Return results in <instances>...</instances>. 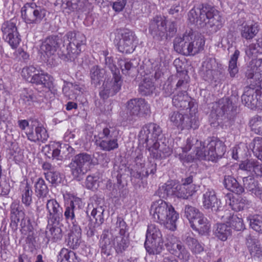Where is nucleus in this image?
<instances>
[{
    "mask_svg": "<svg viewBox=\"0 0 262 262\" xmlns=\"http://www.w3.org/2000/svg\"><path fill=\"white\" fill-rule=\"evenodd\" d=\"M189 21L198 27L206 28L215 32L222 27L221 18L219 11L214 7L202 4L194 7L188 13Z\"/></svg>",
    "mask_w": 262,
    "mask_h": 262,
    "instance_id": "f257e3e1",
    "label": "nucleus"
},
{
    "mask_svg": "<svg viewBox=\"0 0 262 262\" xmlns=\"http://www.w3.org/2000/svg\"><path fill=\"white\" fill-rule=\"evenodd\" d=\"M35 191L38 198H44L47 196L49 189L42 178H38L35 183Z\"/></svg>",
    "mask_w": 262,
    "mask_h": 262,
    "instance_id": "c03bdc74",
    "label": "nucleus"
},
{
    "mask_svg": "<svg viewBox=\"0 0 262 262\" xmlns=\"http://www.w3.org/2000/svg\"><path fill=\"white\" fill-rule=\"evenodd\" d=\"M246 76L248 79L262 80V59L251 60L246 71Z\"/></svg>",
    "mask_w": 262,
    "mask_h": 262,
    "instance_id": "5701e85b",
    "label": "nucleus"
},
{
    "mask_svg": "<svg viewBox=\"0 0 262 262\" xmlns=\"http://www.w3.org/2000/svg\"><path fill=\"white\" fill-rule=\"evenodd\" d=\"M162 136L161 127L155 123H148L144 125L140 133V140H144L147 145L158 141Z\"/></svg>",
    "mask_w": 262,
    "mask_h": 262,
    "instance_id": "f3484780",
    "label": "nucleus"
},
{
    "mask_svg": "<svg viewBox=\"0 0 262 262\" xmlns=\"http://www.w3.org/2000/svg\"><path fill=\"white\" fill-rule=\"evenodd\" d=\"M259 49L260 47L258 43H252L246 50V54L249 57H255L257 56Z\"/></svg>",
    "mask_w": 262,
    "mask_h": 262,
    "instance_id": "774afa93",
    "label": "nucleus"
},
{
    "mask_svg": "<svg viewBox=\"0 0 262 262\" xmlns=\"http://www.w3.org/2000/svg\"><path fill=\"white\" fill-rule=\"evenodd\" d=\"M47 217L49 222H60L62 219V208L54 199L48 200L46 203Z\"/></svg>",
    "mask_w": 262,
    "mask_h": 262,
    "instance_id": "aec40b11",
    "label": "nucleus"
},
{
    "mask_svg": "<svg viewBox=\"0 0 262 262\" xmlns=\"http://www.w3.org/2000/svg\"><path fill=\"white\" fill-rule=\"evenodd\" d=\"M146 149L149 152L150 158L156 160H161L168 157L172 152L171 148L164 142L160 143L155 141L152 144L146 145Z\"/></svg>",
    "mask_w": 262,
    "mask_h": 262,
    "instance_id": "a211bd4d",
    "label": "nucleus"
},
{
    "mask_svg": "<svg viewBox=\"0 0 262 262\" xmlns=\"http://www.w3.org/2000/svg\"><path fill=\"white\" fill-rule=\"evenodd\" d=\"M195 141V154L199 159L214 161L216 158H221L226 151L224 143L215 138L209 139L206 146L201 141Z\"/></svg>",
    "mask_w": 262,
    "mask_h": 262,
    "instance_id": "20e7f679",
    "label": "nucleus"
},
{
    "mask_svg": "<svg viewBox=\"0 0 262 262\" xmlns=\"http://www.w3.org/2000/svg\"><path fill=\"white\" fill-rule=\"evenodd\" d=\"M11 219L12 222L15 224H17L19 222L21 219L20 226L21 227L22 232H31L32 230V226L30 225V220L24 217V214L21 211L16 210L11 211Z\"/></svg>",
    "mask_w": 262,
    "mask_h": 262,
    "instance_id": "cd10ccee",
    "label": "nucleus"
},
{
    "mask_svg": "<svg viewBox=\"0 0 262 262\" xmlns=\"http://www.w3.org/2000/svg\"><path fill=\"white\" fill-rule=\"evenodd\" d=\"M164 241L161 231L157 226L150 224L147 227L144 246L150 255H157L163 250Z\"/></svg>",
    "mask_w": 262,
    "mask_h": 262,
    "instance_id": "0eeeda50",
    "label": "nucleus"
},
{
    "mask_svg": "<svg viewBox=\"0 0 262 262\" xmlns=\"http://www.w3.org/2000/svg\"><path fill=\"white\" fill-rule=\"evenodd\" d=\"M170 122L177 128L183 129H194L199 127V121L195 116L187 115L179 112H174L169 115Z\"/></svg>",
    "mask_w": 262,
    "mask_h": 262,
    "instance_id": "9d476101",
    "label": "nucleus"
},
{
    "mask_svg": "<svg viewBox=\"0 0 262 262\" xmlns=\"http://www.w3.org/2000/svg\"><path fill=\"white\" fill-rule=\"evenodd\" d=\"M193 141H191L190 139H188L185 147H179L175 150L176 157L178 156L183 163L192 162L194 159V156L189 155L187 156L186 154L191 148L192 143Z\"/></svg>",
    "mask_w": 262,
    "mask_h": 262,
    "instance_id": "2f4dec72",
    "label": "nucleus"
},
{
    "mask_svg": "<svg viewBox=\"0 0 262 262\" xmlns=\"http://www.w3.org/2000/svg\"><path fill=\"white\" fill-rule=\"evenodd\" d=\"M231 228L225 224H217L214 231L215 235L220 240L225 241L231 235Z\"/></svg>",
    "mask_w": 262,
    "mask_h": 262,
    "instance_id": "ea45409f",
    "label": "nucleus"
},
{
    "mask_svg": "<svg viewBox=\"0 0 262 262\" xmlns=\"http://www.w3.org/2000/svg\"><path fill=\"white\" fill-rule=\"evenodd\" d=\"M69 42L66 48L60 49L59 57L66 61H73L81 51V46L85 43L84 36L75 31H69L64 36Z\"/></svg>",
    "mask_w": 262,
    "mask_h": 262,
    "instance_id": "39448f33",
    "label": "nucleus"
},
{
    "mask_svg": "<svg viewBox=\"0 0 262 262\" xmlns=\"http://www.w3.org/2000/svg\"><path fill=\"white\" fill-rule=\"evenodd\" d=\"M104 75V71L100 69L98 66H94L90 71V76L92 83L97 86L103 81Z\"/></svg>",
    "mask_w": 262,
    "mask_h": 262,
    "instance_id": "37998d69",
    "label": "nucleus"
},
{
    "mask_svg": "<svg viewBox=\"0 0 262 262\" xmlns=\"http://www.w3.org/2000/svg\"><path fill=\"white\" fill-rule=\"evenodd\" d=\"M177 184L173 181H168L159 189V194L160 197L165 198L168 196H176Z\"/></svg>",
    "mask_w": 262,
    "mask_h": 262,
    "instance_id": "e433bc0d",
    "label": "nucleus"
},
{
    "mask_svg": "<svg viewBox=\"0 0 262 262\" xmlns=\"http://www.w3.org/2000/svg\"><path fill=\"white\" fill-rule=\"evenodd\" d=\"M224 185L227 189L236 194H241L244 191V188L239 185L237 180L232 176H225Z\"/></svg>",
    "mask_w": 262,
    "mask_h": 262,
    "instance_id": "58836bf2",
    "label": "nucleus"
},
{
    "mask_svg": "<svg viewBox=\"0 0 262 262\" xmlns=\"http://www.w3.org/2000/svg\"><path fill=\"white\" fill-rule=\"evenodd\" d=\"M32 79V83L41 85L48 89H50L53 86V77L41 69L40 71H38L37 74L33 75Z\"/></svg>",
    "mask_w": 262,
    "mask_h": 262,
    "instance_id": "c756f323",
    "label": "nucleus"
},
{
    "mask_svg": "<svg viewBox=\"0 0 262 262\" xmlns=\"http://www.w3.org/2000/svg\"><path fill=\"white\" fill-rule=\"evenodd\" d=\"M99 247L101 255L107 257L112 255V239L110 237L108 230H104L99 241Z\"/></svg>",
    "mask_w": 262,
    "mask_h": 262,
    "instance_id": "a878e982",
    "label": "nucleus"
},
{
    "mask_svg": "<svg viewBox=\"0 0 262 262\" xmlns=\"http://www.w3.org/2000/svg\"><path fill=\"white\" fill-rule=\"evenodd\" d=\"M250 147L252 148L254 153L258 154V157L259 156L262 157V137L255 138L251 143Z\"/></svg>",
    "mask_w": 262,
    "mask_h": 262,
    "instance_id": "052dcab7",
    "label": "nucleus"
},
{
    "mask_svg": "<svg viewBox=\"0 0 262 262\" xmlns=\"http://www.w3.org/2000/svg\"><path fill=\"white\" fill-rule=\"evenodd\" d=\"M46 237L48 241H52L54 242L61 239L63 233L60 226V222H49L46 228Z\"/></svg>",
    "mask_w": 262,
    "mask_h": 262,
    "instance_id": "4be33fe9",
    "label": "nucleus"
},
{
    "mask_svg": "<svg viewBox=\"0 0 262 262\" xmlns=\"http://www.w3.org/2000/svg\"><path fill=\"white\" fill-rule=\"evenodd\" d=\"M46 179L52 184H56L60 182V173L54 170L44 172Z\"/></svg>",
    "mask_w": 262,
    "mask_h": 262,
    "instance_id": "680f3d73",
    "label": "nucleus"
},
{
    "mask_svg": "<svg viewBox=\"0 0 262 262\" xmlns=\"http://www.w3.org/2000/svg\"><path fill=\"white\" fill-rule=\"evenodd\" d=\"M205 40L200 35H195L190 31L183 37H177L173 41L174 50L185 55H194L204 49Z\"/></svg>",
    "mask_w": 262,
    "mask_h": 262,
    "instance_id": "7ed1b4c3",
    "label": "nucleus"
},
{
    "mask_svg": "<svg viewBox=\"0 0 262 262\" xmlns=\"http://www.w3.org/2000/svg\"><path fill=\"white\" fill-rule=\"evenodd\" d=\"M202 71L206 80H212L217 74L216 63L214 58H207L202 64Z\"/></svg>",
    "mask_w": 262,
    "mask_h": 262,
    "instance_id": "393cba45",
    "label": "nucleus"
},
{
    "mask_svg": "<svg viewBox=\"0 0 262 262\" xmlns=\"http://www.w3.org/2000/svg\"><path fill=\"white\" fill-rule=\"evenodd\" d=\"M81 241V235L68 234L67 244L70 248L73 249H77L79 246Z\"/></svg>",
    "mask_w": 262,
    "mask_h": 262,
    "instance_id": "bf43d9fd",
    "label": "nucleus"
},
{
    "mask_svg": "<svg viewBox=\"0 0 262 262\" xmlns=\"http://www.w3.org/2000/svg\"><path fill=\"white\" fill-rule=\"evenodd\" d=\"M247 245L252 258L257 261H262V248L258 243L250 238L247 239Z\"/></svg>",
    "mask_w": 262,
    "mask_h": 262,
    "instance_id": "72a5a7b5",
    "label": "nucleus"
},
{
    "mask_svg": "<svg viewBox=\"0 0 262 262\" xmlns=\"http://www.w3.org/2000/svg\"><path fill=\"white\" fill-rule=\"evenodd\" d=\"M21 195V202L26 206L29 207L32 203L33 191L30 185L27 183H23L19 188Z\"/></svg>",
    "mask_w": 262,
    "mask_h": 262,
    "instance_id": "4c0bfd02",
    "label": "nucleus"
},
{
    "mask_svg": "<svg viewBox=\"0 0 262 262\" xmlns=\"http://www.w3.org/2000/svg\"><path fill=\"white\" fill-rule=\"evenodd\" d=\"M230 225L237 231H240L245 228L242 219L236 215H230L227 222Z\"/></svg>",
    "mask_w": 262,
    "mask_h": 262,
    "instance_id": "603ef678",
    "label": "nucleus"
},
{
    "mask_svg": "<svg viewBox=\"0 0 262 262\" xmlns=\"http://www.w3.org/2000/svg\"><path fill=\"white\" fill-rule=\"evenodd\" d=\"M190 226L193 230L202 234L208 232L210 228V224L209 221L203 214L193 221V222L190 224Z\"/></svg>",
    "mask_w": 262,
    "mask_h": 262,
    "instance_id": "7c9ffc66",
    "label": "nucleus"
},
{
    "mask_svg": "<svg viewBox=\"0 0 262 262\" xmlns=\"http://www.w3.org/2000/svg\"><path fill=\"white\" fill-rule=\"evenodd\" d=\"M116 230L119 231V234L124 235L127 230V226L123 219L118 217L116 223Z\"/></svg>",
    "mask_w": 262,
    "mask_h": 262,
    "instance_id": "69168bd1",
    "label": "nucleus"
},
{
    "mask_svg": "<svg viewBox=\"0 0 262 262\" xmlns=\"http://www.w3.org/2000/svg\"><path fill=\"white\" fill-rule=\"evenodd\" d=\"M172 103L177 108L186 110L191 109L193 105V102L191 101V98L185 91L173 96Z\"/></svg>",
    "mask_w": 262,
    "mask_h": 262,
    "instance_id": "bb28decb",
    "label": "nucleus"
},
{
    "mask_svg": "<svg viewBox=\"0 0 262 262\" xmlns=\"http://www.w3.org/2000/svg\"><path fill=\"white\" fill-rule=\"evenodd\" d=\"M61 42V39L56 35L49 36L42 41L40 52L45 60L48 61L50 58H53Z\"/></svg>",
    "mask_w": 262,
    "mask_h": 262,
    "instance_id": "4468645a",
    "label": "nucleus"
},
{
    "mask_svg": "<svg viewBox=\"0 0 262 262\" xmlns=\"http://www.w3.org/2000/svg\"><path fill=\"white\" fill-rule=\"evenodd\" d=\"M152 81L148 78H145L139 85V91L142 95L151 94L155 90Z\"/></svg>",
    "mask_w": 262,
    "mask_h": 262,
    "instance_id": "de8ad7c7",
    "label": "nucleus"
},
{
    "mask_svg": "<svg viewBox=\"0 0 262 262\" xmlns=\"http://www.w3.org/2000/svg\"><path fill=\"white\" fill-rule=\"evenodd\" d=\"M149 32L156 41H161L168 37H172L177 32L176 25L173 21L167 24L165 17H154L149 25Z\"/></svg>",
    "mask_w": 262,
    "mask_h": 262,
    "instance_id": "423d86ee",
    "label": "nucleus"
},
{
    "mask_svg": "<svg viewBox=\"0 0 262 262\" xmlns=\"http://www.w3.org/2000/svg\"><path fill=\"white\" fill-rule=\"evenodd\" d=\"M251 228L262 233V216L258 215H250L247 217Z\"/></svg>",
    "mask_w": 262,
    "mask_h": 262,
    "instance_id": "49530a36",
    "label": "nucleus"
},
{
    "mask_svg": "<svg viewBox=\"0 0 262 262\" xmlns=\"http://www.w3.org/2000/svg\"><path fill=\"white\" fill-rule=\"evenodd\" d=\"M257 96V94L254 89L246 87L241 97L242 102L245 106L251 109H253L258 105Z\"/></svg>",
    "mask_w": 262,
    "mask_h": 262,
    "instance_id": "b1692460",
    "label": "nucleus"
},
{
    "mask_svg": "<svg viewBox=\"0 0 262 262\" xmlns=\"http://www.w3.org/2000/svg\"><path fill=\"white\" fill-rule=\"evenodd\" d=\"M245 188L254 193L257 196L262 195V188L258 184V182L252 176L244 177L243 179Z\"/></svg>",
    "mask_w": 262,
    "mask_h": 262,
    "instance_id": "f704fd0d",
    "label": "nucleus"
},
{
    "mask_svg": "<svg viewBox=\"0 0 262 262\" xmlns=\"http://www.w3.org/2000/svg\"><path fill=\"white\" fill-rule=\"evenodd\" d=\"M179 242L177 237L172 235H167L166 241L165 242V246L166 247L167 250H168L171 253H174L177 250V246L178 245Z\"/></svg>",
    "mask_w": 262,
    "mask_h": 262,
    "instance_id": "6e6d98bb",
    "label": "nucleus"
},
{
    "mask_svg": "<svg viewBox=\"0 0 262 262\" xmlns=\"http://www.w3.org/2000/svg\"><path fill=\"white\" fill-rule=\"evenodd\" d=\"M177 248L175 253L172 254L176 255L180 259L188 261L189 259L190 253L181 243H178Z\"/></svg>",
    "mask_w": 262,
    "mask_h": 262,
    "instance_id": "4d7b16f0",
    "label": "nucleus"
},
{
    "mask_svg": "<svg viewBox=\"0 0 262 262\" xmlns=\"http://www.w3.org/2000/svg\"><path fill=\"white\" fill-rule=\"evenodd\" d=\"M3 38L12 49H16L21 41L15 24L10 21L4 22L1 27Z\"/></svg>",
    "mask_w": 262,
    "mask_h": 262,
    "instance_id": "f8f14e48",
    "label": "nucleus"
},
{
    "mask_svg": "<svg viewBox=\"0 0 262 262\" xmlns=\"http://www.w3.org/2000/svg\"><path fill=\"white\" fill-rule=\"evenodd\" d=\"M239 55V51L236 50L233 55L231 56L229 61L228 71L230 76L235 77V75L238 73V69L237 66V61Z\"/></svg>",
    "mask_w": 262,
    "mask_h": 262,
    "instance_id": "a18cd8bd",
    "label": "nucleus"
},
{
    "mask_svg": "<svg viewBox=\"0 0 262 262\" xmlns=\"http://www.w3.org/2000/svg\"><path fill=\"white\" fill-rule=\"evenodd\" d=\"M233 108L230 99L228 97L223 98L219 101L216 111L219 115H222L232 111Z\"/></svg>",
    "mask_w": 262,
    "mask_h": 262,
    "instance_id": "79ce46f5",
    "label": "nucleus"
},
{
    "mask_svg": "<svg viewBox=\"0 0 262 262\" xmlns=\"http://www.w3.org/2000/svg\"><path fill=\"white\" fill-rule=\"evenodd\" d=\"M202 202L203 207L206 210L215 212L222 210L221 202L217 199L216 193L212 188H204L202 191Z\"/></svg>",
    "mask_w": 262,
    "mask_h": 262,
    "instance_id": "2eb2a0df",
    "label": "nucleus"
},
{
    "mask_svg": "<svg viewBox=\"0 0 262 262\" xmlns=\"http://www.w3.org/2000/svg\"><path fill=\"white\" fill-rule=\"evenodd\" d=\"M121 80L120 75H113L111 80H107L103 84V89L100 92V95L106 99L110 96H113L121 89Z\"/></svg>",
    "mask_w": 262,
    "mask_h": 262,
    "instance_id": "6ab92c4d",
    "label": "nucleus"
},
{
    "mask_svg": "<svg viewBox=\"0 0 262 262\" xmlns=\"http://www.w3.org/2000/svg\"><path fill=\"white\" fill-rule=\"evenodd\" d=\"M120 35L117 43L119 51L126 54L132 53L135 50L137 43V37L134 32L127 29L123 30Z\"/></svg>",
    "mask_w": 262,
    "mask_h": 262,
    "instance_id": "ddd939ff",
    "label": "nucleus"
},
{
    "mask_svg": "<svg viewBox=\"0 0 262 262\" xmlns=\"http://www.w3.org/2000/svg\"><path fill=\"white\" fill-rule=\"evenodd\" d=\"M118 64L122 70V73L125 75L129 74V71L135 68L133 63L128 60L120 59L118 60Z\"/></svg>",
    "mask_w": 262,
    "mask_h": 262,
    "instance_id": "e2e57ef3",
    "label": "nucleus"
},
{
    "mask_svg": "<svg viewBox=\"0 0 262 262\" xmlns=\"http://www.w3.org/2000/svg\"><path fill=\"white\" fill-rule=\"evenodd\" d=\"M59 147H61L60 145H58L57 144H51L49 145H46L44 149L45 150L48 149V152L50 154L49 150H51L52 151V158L54 159H55L58 160H61L62 156L60 155V149Z\"/></svg>",
    "mask_w": 262,
    "mask_h": 262,
    "instance_id": "13d9d810",
    "label": "nucleus"
},
{
    "mask_svg": "<svg viewBox=\"0 0 262 262\" xmlns=\"http://www.w3.org/2000/svg\"><path fill=\"white\" fill-rule=\"evenodd\" d=\"M251 202L245 198H241L236 200L234 202L233 201V204L230 203V205L233 210L236 211H239L243 210L244 208H248L251 205Z\"/></svg>",
    "mask_w": 262,
    "mask_h": 262,
    "instance_id": "5fc2aeb1",
    "label": "nucleus"
},
{
    "mask_svg": "<svg viewBox=\"0 0 262 262\" xmlns=\"http://www.w3.org/2000/svg\"><path fill=\"white\" fill-rule=\"evenodd\" d=\"M128 119L136 120L137 118L145 117L150 113V106L142 98H134L127 102V105Z\"/></svg>",
    "mask_w": 262,
    "mask_h": 262,
    "instance_id": "1a4fd4ad",
    "label": "nucleus"
},
{
    "mask_svg": "<svg viewBox=\"0 0 262 262\" xmlns=\"http://www.w3.org/2000/svg\"><path fill=\"white\" fill-rule=\"evenodd\" d=\"M35 100V96L31 91H24L21 94L19 103L27 107L32 105Z\"/></svg>",
    "mask_w": 262,
    "mask_h": 262,
    "instance_id": "864d4df0",
    "label": "nucleus"
},
{
    "mask_svg": "<svg viewBox=\"0 0 262 262\" xmlns=\"http://www.w3.org/2000/svg\"><path fill=\"white\" fill-rule=\"evenodd\" d=\"M92 160L91 156L86 153H80L74 156L69 164L74 178L80 181L90 170Z\"/></svg>",
    "mask_w": 262,
    "mask_h": 262,
    "instance_id": "6e6552de",
    "label": "nucleus"
},
{
    "mask_svg": "<svg viewBox=\"0 0 262 262\" xmlns=\"http://www.w3.org/2000/svg\"><path fill=\"white\" fill-rule=\"evenodd\" d=\"M183 240L193 253L200 254L204 250L203 245L198 241L192 233H186Z\"/></svg>",
    "mask_w": 262,
    "mask_h": 262,
    "instance_id": "c85d7f7f",
    "label": "nucleus"
},
{
    "mask_svg": "<svg viewBox=\"0 0 262 262\" xmlns=\"http://www.w3.org/2000/svg\"><path fill=\"white\" fill-rule=\"evenodd\" d=\"M150 214L155 221L166 228L172 231L176 229L179 214L171 204L162 200L155 201L151 206Z\"/></svg>",
    "mask_w": 262,
    "mask_h": 262,
    "instance_id": "f03ea898",
    "label": "nucleus"
},
{
    "mask_svg": "<svg viewBox=\"0 0 262 262\" xmlns=\"http://www.w3.org/2000/svg\"><path fill=\"white\" fill-rule=\"evenodd\" d=\"M104 209L102 207L99 206L94 208L91 212V215L95 219L96 222L98 224H102L103 222Z\"/></svg>",
    "mask_w": 262,
    "mask_h": 262,
    "instance_id": "0e129e2a",
    "label": "nucleus"
},
{
    "mask_svg": "<svg viewBox=\"0 0 262 262\" xmlns=\"http://www.w3.org/2000/svg\"><path fill=\"white\" fill-rule=\"evenodd\" d=\"M202 214L199 210L194 207L189 205L185 206V216L188 220L190 224L193 222V221L200 217Z\"/></svg>",
    "mask_w": 262,
    "mask_h": 262,
    "instance_id": "8fccbe9b",
    "label": "nucleus"
},
{
    "mask_svg": "<svg viewBox=\"0 0 262 262\" xmlns=\"http://www.w3.org/2000/svg\"><path fill=\"white\" fill-rule=\"evenodd\" d=\"M252 130L262 136V116H255L250 121Z\"/></svg>",
    "mask_w": 262,
    "mask_h": 262,
    "instance_id": "3c124183",
    "label": "nucleus"
},
{
    "mask_svg": "<svg viewBox=\"0 0 262 262\" xmlns=\"http://www.w3.org/2000/svg\"><path fill=\"white\" fill-rule=\"evenodd\" d=\"M259 31V26L257 23H248L242 27L241 34L243 38L246 40L253 38Z\"/></svg>",
    "mask_w": 262,
    "mask_h": 262,
    "instance_id": "473e14b6",
    "label": "nucleus"
},
{
    "mask_svg": "<svg viewBox=\"0 0 262 262\" xmlns=\"http://www.w3.org/2000/svg\"><path fill=\"white\" fill-rule=\"evenodd\" d=\"M254 164H255V160H247L242 162L239 165V168L243 170L253 171Z\"/></svg>",
    "mask_w": 262,
    "mask_h": 262,
    "instance_id": "338daca9",
    "label": "nucleus"
},
{
    "mask_svg": "<svg viewBox=\"0 0 262 262\" xmlns=\"http://www.w3.org/2000/svg\"><path fill=\"white\" fill-rule=\"evenodd\" d=\"M38 71H40V68L30 66L23 69L21 75L27 81L32 83L33 80L32 78L33 79V75L37 74Z\"/></svg>",
    "mask_w": 262,
    "mask_h": 262,
    "instance_id": "09e8293b",
    "label": "nucleus"
},
{
    "mask_svg": "<svg viewBox=\"0 0 262 262\" xmlns=\"http://www.w3.org/2000/svg\"><path fill=\"white\" fill-rule=\"evenodd\" d=\"M33 14L32 19H30L32 23H36L40 21L45 16L46 10L45 8L37 6L35 3H32L31 6L26 8L24 7L21 8V14L25 18L28 17V14Z\"/></svg>",
    "mask_w": 262,
    "mask_h": 262,
    "instance_id": "412c9836",
    "label": "nucleus"
},
{
    "mask_svg": "<svg viewBox=\"0 0 262 262\" xmlns=\"http://www.w3.org/2000/svg\"><path fill=\"white\" fill-rule=\"evenodd\" d=\"M113 131L110 128L105 127L98 134L96 139L97 145L106 151L115 150L118 148L117 137H113Z\"/></svg>",
    "mask_w": 262,
    "mask_h": 262,
    "instance_id": "9b49d317",
    "label": "nucleus"
},
{
    "mask_svg": "<svg viewBox=\"0 0 262 262\" xmlns=\"http://www.w3.org/2000/svg\"><path fill=\"white\" fill-rule=\"evenodd\" d=\"M60 262H79L80 258L74 251L66 248H62L58 255Z\"/></svg>",
    "mask_w": 262,
    "mask_h": 262,
    "instance_id": "a19ab883",
    "label": "nucleus"
},
{
    "mask_svg": "<svg viewBox=\"0 0 262 262\" xmlns=\"http://www.w3.org/2000/svg\"><path fill=\"white\" fill-rule=\"evenodd\" d=\"M26 134L28 140L34 142H45L49 137L46 128L36 120L31 122L30 126L27 129Z\"/></svg>",
    "mask_w": 262,
    "mask_h": 262,
    "instance_id": "dca6fc26",
    "label": "nucleus"
},
{
    "mask_svg": "<svg viewBox=\"0 0 262 262\" xmlns=\"http://www.w3.org/2000/svg\"><path fill=\"white\" fill-rule=\"evenodd\" d=\"M113 245L117 254L123 253L129 246V241L128 236L125 235L117 236L114 238Z\"/></svg>",
    "mask_w": 262,
    "mask_h": 262,
    "instance_id": "c9c22d12",
    "label": "nucleus"
}]
</instances>
